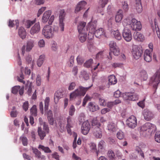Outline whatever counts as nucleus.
I'll return each instance as SVG.
<instances>
[{"instance_id": "nucleus-56", "label": "nucleus", "mask_w": 160, "mask_h": 160, "mask_svg": "<svg viewBox=\"0 0 160 160\" xmlns=\"http://www.w3.org/2000/svg\"><path fill=\"white\" fill-rule=\"evenodd\" d=\"M43 128L47 133H48L49 132V130L48 123L45 122H43Z\"/></svg>"}, {"instance_id": "nucleus-54", "label": "nucleus", "mask_w": 160, "mask_h": 160, "mask_svg": "<svg viewBox=\"0 0 160 160\" xmlns=\"http://www.w3.org/2000/svg\"><path fill=\"white\" fill-rule=\"evenodd\" d=\"M110 50H111V49L115 48L116 47H118L116 44V43L113 41H111L110 42L109 44Z\"/></svg>"}, {"instance_id": "nucleus-35", "label": "nucleus", "mask_w": 160, "mask_h": 160, "mask_svg": "<svg viewBox=\"0 0 160 160\" xmlns=\"http://www.w3.org/2000/svg\"><path fill=\"white\" fill-rule=\"evenodd\" d=\"M30 113L32 116L36 117L37 116V110L36 105H33L30 109Z\"/></svg>"}, {"instance_id": "nucleus-31", "label": "nucleus", "mask_w": 160, "mask_h": 160, "mask_svg": "<svg viewBox=\"0 0 160 160\" xmlns=\"http://www.w3.org/2000/svg\"><path fill=\"white\" fill-rule=\"evenodd\" d=\"M45 56L42 55L39 56L38 59L37 61V65L39 67H40L43 64L45 60Z\"/></svg>"}, {"instance_id": "nucleus-4", "label": "nucleus", "mask_w": 160, "mask_h": 160, "mask_svg": "<svg viewBox=\"0 0 160 160\" xmlns=\"http://www.w3.org/2000/svg\"><path fill=\"white\" fill-rule=\"evenodd\" d=\"M156 130V126L150 122H147L141 127V132H146L147 135H151Z\"/></svg>"}, {"instance_id": "nucleus-11", "label": "nucleus", "mask_w": 160, "mask_h": 160, "mask_svg": "<svg viewBox=\"0 0 160 160\" xmlns=\"http://www.w3.org/2000/svg\"><path fill=\"white\" fill-rule=\"evenodd\" d=\"M86 23L84 22H80L78 25V30L79 33L88 32L87 26L86 27Z\"/></svg>"}, {"instance_id": "nucleus-59", "label": "nucleus", "mask_w": 160, "mask_h": 160, "mask_svg": "<svg viewBox=\"0 0 160 160\" xmlns=\"http://www.w3.org/2000/svg\"><path fill=\"white\" fill-rule=\"evenodd\" d=\"M90 128L89 123L88 121H87L83 122L82 124L81 128Z\"/></svg>"}, {"instance_id": "nucleus-25", "label": "nucleus", "mask_w": 160, "mask_h": 160, "mask_svg": "<svg viewBox=\"0 0 160 160\" xmlns=\"http://www.w3.org/2000/svg\"><path fill=\"white\" fill-rule=\"evenodd\" d=\"M104 34L105 32L102 28H100L97 30L94 33L95 36L98 38H100L101 35H103Z\"/></svg>"}, {"instance_id": "nucleus-28", "label": "nucleus", "mask_w": 160, "mask_h": 160, "mask_svg": "<svg viewBox=\"0 0 160 160\" xmlns=\"http://www.w3.org/2000/svg\"><path fill=\"white\" fill-rule=\"evenodd\" d=\"M87 32H82L79 33V38L80 41L82 42H84L87 38Z\"/></svg>"}, {"instance_id": "nucleus-30", "label": "nucleus", "mask_w": 160, "mask_h": 160, "mask_svg": "<svg viewBox=\"0 0 160 160\" xmlns=\"http://www.w3.org/2000/svg\"><path fill=\"white\" fill-rule=\"evenodd\" d=\"M38 135L40 136V138L41 140L43 139L44 137H45L46 135V133H47L45 131V132L43 131L41 127H38Z\"/></svg>"}, {"instance_id": "nucleus-53", "label": "nucleus", "mask_w": 160, "mask_h": 160, "mask_svg": "<svg viewBox=\"0 0 160 160\" xmlns=\"http://www.w3.org/2000/svg\"><path fill=\"white\" fill-rule=\"evenodd\" d=\"M20 139L22 141V144L24 146H27L28 144V141L27 138L24 136H21L20 137Z\"/></svg>"}, {"instance_id": "nucleus-27", "label": "nucleus", "mask_w": 160, "mask_h": 160, "mask_svg": "<svg viewBox=\"0 0 160 160\" xmlns=\"http://www.w3.org/2000/svg\"><path fill=\"white\" fill-rule=\"evenodd\" d=\"M140 76L142 80L145 81L148 78V75L145 71L142 70L140 72Z\"/></svg>"}, {"instance_id": "nucleus-63", "label": "nucleus", "mask_w": 160, "mask_h": 160, "mask_svg": "<svg viewBox=\"0 0 160 160\" xmlns=\"http://www.w3.org/2000/svg\"><path fill=\"white\" fill-rule=\"evenodd\" d=\"M48 119L49 124L51 125H53L54 123V120L53 118L51 116H48Z\"/></svg>"}, {"instance_id": "nucleus-6", "label": "nucleus", "mask_w": 160, "mask_h": 160, "mask_svg": "<svg viewBox=\"0 0 160 160\" xmlns=\"http://www.w3.org/2000/svg\"><path fill=\"white\" fill-rule=\"evenodd\" d=\"M132 52L134 58L136 59L139 58L143 52L142 48L140 46H133Z\"/></svg>"}, {"instance_id": "nucleus-29", "label": "nucleus", "mask_w": 160, "mask_h": 160, "mask_svg": "<svg viewBox=\"0 0 160 160\" xmlns=\"http://www.w3.org/2000/svg\"><path fill=\"white\" fill-rule=\"evenodd\" d=\"M112 33L113 34L114 38L118 40H120L122 38L121 34L118 30L112 31Z\"/></svg>"}, {"instance_id": "nucleus-12", "label": "nucleus", "mask_w": 160, "mask_h": 160, "mask_svg": "<svg viewBox=\"0 0 160 160\" xmlns=\"http://www.w3.org/2000/svg\"><path fill=\"white\" fill-rule=\"evenodd\" d=\"M40 30V27L39 22L36 23L31 29L30 31V33L33 35L39 32Z\"/></svg>"}, {"instance_id": "nucleus-44", "label": "nucleus", "mask_w": 160, "mask_h": 160, "mask_svg": "<svg viewBox=\"0 0 160 160\" xmlns=\"http://www.w3.org/2000/svg\"><path fill=\"white\" fill-rule=\"evenodd\" d=\"M50 101V99L49 97H47L45 99L44 101L45 103V106H44V109L45 111L47 110H48L49 105V103Z\"/></svg>"}, {"instance_id": "nucleus-57", "label": "nucleus", "mask_w": 160, "mask_h": 160, "mask_svg": "<svg viewBox=\"0 0 160 160\" xmlns=\"http://www.w3.org/2000/svg\"><path fill=\"white\" fill-rule=\"evenodd\" d=\"M99 103L101 106H105L106 105V102L102 98H99Z\"/></svg>"}, {"instance_id": "nucleus-32", "label": "nucleus", "mask_w": 160, "mask_h": 160, "mask_svg": "<svg viewBox=\"0 0 160 160\" xmlns=\"http://www.w3.org/2000/svg\"><path fill=\"white\" fill-rule=\"evenodd\" d=\"M90 150L92 152H95L98 156L99 154L98 151H97L96 149V144L94 143H91L90 144Z\"/></svg>"}, {"instance_id": "nucleus-20", "label": "nucleus", "mask_w": 160, "mask_h": 160, "mask_svg": "<svg viewBox=\"0 0 160 160\" xmlns=\"http://www.w3.org/2000/svg\"><path fill=\"white\" fill-rule=\"evenodd\" d=\"M88 107L90 111L92 112L95 111L99 109L98 105L92 102H90L89 103Z\"/></svg>"}, {"instance_id": "nucleus-3", "label": "nucleus", "mask_w": 160, "mask_h": 160, "mask_svg": "<svg viewBox=\"0 0 160 160\" xmlns=\"http://www.w3.org/2000/svg\"><path fill=\"white\" fill-rule=\"evenodd\" d=\"M92 86L87 88H84L82 86H79L78 88L70 94V99L79 96H84L86 94V91L91 87Z\"/></svg>"}, {"instance_id": "nucleus-16", "label": "nucleus", "mask_w": 160, "mask_h": 160, "mask_svg": "<svg viewBox=\"0 0 160 160\" xmlns=\"http://www.w3.org/2000/svg\"><path fill=\"white\" fill-rule=\"evenodd\" d=\"M110 51L109 52V55L108 56V58L109 60H111L112 58V53L115 56H118L120 54V50L118 47L111 49Z\"/></svg>"}, {"instance_id": "nucleus-50", "label": "nucleus", "mask_w": 160, "mask_h": 160, "mask_svg": "<svg viewBox=\"0 0 160 160\" xmlns=\"http://www.w3.org/2000/svg\"><path fill=\"white\" fill-rule=\"evenodd\" d=\"M108 156L111 160H113L114 159L115 155L113 152L112 151H108Z\"/></svg>"}, {"instance_id": "nucleus-47", "label": "nucleus", "mask_w": 160, "mask_h": 160, "mask_svg": "<svg viewBox=\"0 0 160 160\" xmlns=\"http://www.w3.org/2000/svg\"><path fill=\"white\" fill-rule=\"evenodd\" d=\"M108 1V0H100L99 3L100 6L101 8H103L107 4Z\"/></svg>"}, {"instance_id": "nucleus-49", "label": "nucleus", "mask_w": 160, "mask_h": 160, "mask_svg": "<svg viewBox=\"0 0 160 160\" xmlns=\"http://www.w3.org/2000/svg\"><path fill=\"white\" fill-rule=\"evenodd\" d=\"M75 109L73 105H72L69 108V114L70 116H72L74 115V112H75Z\"/></svg>"}, {"instance_id": "nucleus-40", "label": "nucleus", "mask_w": 160, "mask_h": 160, "mask_svg": "<svg viewBox=\"0 0 160 160\" xmlns=\"http://www.w3.org/2000/svg\"><path fill=\"white\" fill-rule=\"evenodd\" d=\"M92 62L93 59H90L85 62L84 64V66L87 68H91Z\"/></svg>"}, {"instance_id": "nucleus-17", "label": "nucleus", "mask_w": 160, "mask_h": 160, "mask_svg": "<svg viewBox=\"0 0 160 160\" xmlns=\"http://www.w3.org/2000/svg\"><path fill=\"white\" fill-rule=\"evenodd\" d=\"M36 42L32 39H30L27 42L26 50L28 52H30L35 44Z\"/></svg>"}, {"instance_id": "nucleus-48", "label": "nucleus", "mask_w": 160, "mask_h": 160, "mask_svg": "<svg viewBox=\"0 0 160 160\" xmlns=\"http://www.w3.org/2000/svg\"><path fill=\"white\" fill-rule=\"evenodd\" d=\"M67 123L66 127H72V118L70 116H68L67 118Z\"/></svg>"}, {"instance_id": "nucleus-13", "label": "nucleus", "mask_w": 160, "mask_h": 160, "mask_svg": "<svg viewBox=\"0 0 160 160\" xmlns=\"http://www.w3.org/2000/svg\"><path fill=\"white\" fill-rule=\"evenodd\" d=\"M87 4L86 2L85 1H82L79 2L76 6L75 10V12L77 13L80 11L84 8L85 6Z\"/></svg>"}, {"instance_id": "nucleus-52", "label": "nucleus", "mask_w": 160, "mask_h": 160, "mask_svg": "<svg viewBox=\"0 0 160 160\" xmlns=\"http://www.w3.org/2000/svg\"><path fill=\"white\" fill-rule=\"evenodd\" d=\"M130 92H127L123 93L122 94V97L123 99L125 100H129V97Z\"/></svg>"}, {"instance_id": "nucleus-7", "label": "nucleus", "mask_w": 160, "mask_h": 160, "mask_svg": "<svg viewBox=\"0 0 160 160\" xmlns=\"http://www.w3.org/2000/svg\"><path fill=\"white\" fill-rule=\"evenodd\" d=\"M127 125L130 128H134L137 125V120L134 116H130L126 121Z\"/></svg>"}, {"instance_id": "nucleus-45", "label": "nucleus", "mask_w": 160, "mask_h": 160, "mask_svg": "<svg viewBox=\"0 0 160 160\" xmlns=\"http://www.w3.org/2000/svg\"><path fill=\"white\" fill-rule=\"evenodd\" d=\"M90 129V128H81L82 132L85 135L87 134Z\"/></svg>"}, {"instance_id": "nucleus-36", "label": "nucleus", "mask_w": 160, "mask_h": 160, "mask_svg": "<svg viewBox=\"0 0 160 160\" xmlns=\"http://www.w3.org/2000/svg\"><path fill=\"white\" fill-rule=\"evenodd\" d=\"M129 100L136 101L138 99V95L135 92H130Z\"/></svg>"}, {"instance_id": "nucleus-39", "label": "nucleus", "mask_w": 160, "mask_h": 160, "mask_svg": "<svg viewBox=\"0 0 160 160\" xmlns=\"http://www.w3.org/2000/svg\"><path fill=\"white\" fill-rule=\"evenodd\" d=\"M65 16V12L64 9L61 10L60 11L59 18V22H63Z\"/></svg>"}, {"instance_id": "nucleus-37", "label": "nucleus", "mask_w": 160, "mask_h": 160, "mask_svg": "<svg viewBox=\"0 0 160 160\" xmlns=\"http://www.w3.org/2000/svg\"><path fill=\"white\" fill-rule=\"evenodd\" d=\"M105 142L102 140L98 144V153L100 152V151L103 149L105 147Z\"/></svg>"}, {"instance_id": "nucleus-1", "label": "nucleus", "mask_w": 160, "mask_h": 160, "mask_svg": "<svg viewBox=\"0 0 160 160\" xmlns=\"http://www.w3.org/2000/svg\"><path fill=\"white\" fill-rule=\"evenodd\" d=\"M58 27L56 26L53 27L49 25H46L43 28L42 33L46 38H50L53 37L54 32H58Z\"/></svg>"}, {"instance_id": "nucleus-34", "label": "nucleus", "mask_w": 160, "mask_h": 160, "mask_svg": "<svg viewBox=\"0 0 160 160\" xmlns=\"http://www.w3.org/2000/svg\"><path fill=\"white\" fill-rule=\"evenodd\" d=\"M33 153L35 154L36 156L38 158H45V157L44 156H41V153L37 149H32Z\"/></svg>"}, {"instance_id": "nucleus-41", "label": "nucleus", "mask_w": 160, "mask_h": 160, "mask_svg": "<svg viewBox=\"0 0 160 160\" xmlns=\"http://www.w3.org/2000/svg\"><path fill=\"white\" fill-rule=\"evenodd\" d=\"M122 7L125 12L127 11L129 9V7L127 2L125 1H123L122 2Z\"/></svg>"}, {"instance_id": "nucleus-55", "label": "nucleus", "mask_w": 160, "mask_h": 160, "mask_svg": "<svg viewBox=\"0 0 160 160\" xmlns=\"http://www.w3.org/2000/svg\"><path fill=\"white\" fill-rule=\"evenodd\" d=\"M117 137L119 139H122L124 137V135L122 132L119 131L117 133Z\"/></svg>"}, {"instance_id": "nucleus-43", "label": "nucleus", "mask_w": 160, "mask_h": 160, "mask_svg": "<svg viewBox=\"0 0 160 160\" xmlns=\"http://www.w3.org/2000/svg\"><path fill=\"white\" fill-rule=\"evenodd\" d=\"M73 136L74 138V140L73 143V148H75L77 146L76 141L77 137V133L73 132Z\"/></svg>"}, {"instance_id": "nucleus-21", "label": "nucleus", "mask_w": 160, "mask_h": 160, "mask_svg": "<svg viewBox=\"0 0 160 160\" xmlns=\"http://www.w3.org/2000/svg\"><path fill=\"white\" fill-rule=\"evenodd\" d=\"M51 14V11L48 10L45 12L43 14L42 17V22H46L49 19V18Z\"/></svg>"}, {"instance_id": "nucleus-23", "label": "nucleus", "mask_w": 160, "mask_h": 160, "mask_svg": "<svg viewBox=\"0 0 160 160\" xmlns=\"http://www.w3.org/2000/svg\"><path fill=\"white\" fill-rule=\"evenodd\" d=\"M64 92L62 90L57 91L54 94V100H55L57 98V101H58L59 98L63 97L64 95Z\"/></svg>"}, {"instance_id": "nucleus-42", "label": "nucleus", "mask_w": 160, "mask_h": 160, "mask_svg": "<svg viewBox=\"0 0 160 160\" xmlns=\"http://www.w3.org/2000/svg\"><path fill=\"white\" fill-rule=\"evenodd\" d=\"M92 124L93 126V129L95 127H99L100 126V124L99 122L97 120L96 118H94L92 121Z\"/></svg>"}, {"instance_id": "nucleus-62", "label": "nucleus", "mask_w": 160, "mask_h": 160, "mask_svg": "<svg viewBox=\"0 0 160 160\" xmlns=\"http://www.w3.org/2000/svg\"><path fill=\"white\" fill-rule=\"evenodd\" d=\"M145 99H144L143 100H142L139 102L138 103V105L140 107H141L142 108H143L145 107L144 101Z\"/></svg>"}, {"instance_id": "nucleus-51", "label": "nucleus", "mask_w": 160, "mask_h": 160, "mask_svg": "<svg viewBox=\"0 0 160 160\" xmlns=\"http://www.w3.org/2000/svg\"><path fill=\"white\" fill-rule=\"evenodd\" d=\"M154 139L156 142H160V132H156L155 135Z\"/></svg>"}, {"instance_id": "nucleus-24", "label": "nucleus", "mask_w": 160, "mask_h": 160, "mask_svg": "<svg viewBox=\"0 0 160 160\" xmlns=\"http://www.w3.org/2000/svg\"><path fill=\"white\" fill-rule=\"evenodd\" d=\"M117 82V79L113 75H111L108 77V83L109 85H114Z\"/></svg>"}, {"instance_id": "nucleus-58", "label": "nucleus", "mask_w": 160, "mask_h": 160, "mask_svg": "<svg viewBox=\"0 0 160 160\" xmlns=\"http://www.w3.org/2000/svg\"><path fill=\"white\" fill-rule=\"evenodd\" d=\"M77 62L78 64L81 65L83 62V60L82 57L78 56L77 58Z\"/></svg>"}, {"instance_id": "nucleus-2", "label": "nucleus", "mask_w": 160, "mask_h": 160, "mask_svg": "<svg viewBox=\"0 0 160 160\" xmlns=\"http://www.w3.org/2000/svg\"><path fill=\"white\" fill-rule=\"evenodd\" d=\"M123 22L129 25L130 27L133 30L139 31L141 29L142 26L140 22L138 21L134 18H132L131 20L127 18L124 20Z\"/></svg>"}, {"instance_id": "nucleus-8", "label": "nucleus", "mask_w": 160, "mask_h": 160, "mask_svg": "<svg viewBox=\"0 0 160 160\" xmlns=\"http://www.w3.org/2000/svg\"><path fill=\"white\" fill-rule=\"evenodd\" d=\"M96 27V23L95 22H89L87 25L88 31L89 28V31L88 33V35H90L92 37L90 38V39L92 38V37H93L94 33L95 32Z\"/></svg>"}, {"instance_id": "nucleus-14", "label": "nucleus", "mask_w": 160, "mask_h": 160, "mask_svg": "<svg viewBox=\"0 0 160 160\" xmlns=\"http://www.w3.org/2000/svg\"><path fill=\"white\" fill-rule=\"evenodd\" d=\"M94 135L97 138H101L102 136V132L99 127H95L92 130Z\"/></svg>"}, {"instance_id": "nucleus-33", "label": "nucleus", "mask_w": 160, "mask_h": 160, "mask_svg": "<svg viewBox=\"0 0 160 160\" xmlns=\"http://www.w3.org/2000/svg\"><path fill=\"white\" fill-rule=\"evenodd\" d=\"M38 148L39 150H42V151H44L46 153H50L51 152V151L48 147H45L41 145H39Z\"/></svg>"}, {"instance_id": "nucleus-22", "label": "nucleus", "mask_w": 160, "mask_h": 160, "mask_svg": "<svg viewBox=\"0 0 160 160\" xmlns=\"http://www.w3.org/2000/svg\"><path fill=\"white\" fill-rule=\"evenodd\" d=\"M18 35L22 39H24L26 35V32L23 27H20L18 31Z\"/></svg>"}, {"instance_id": "nucleus-10", "label": "nucleus", "mask_w": 160, "mask_h": 160, "mask_svg": "<svg viewBox=\"0 0 160 160\" xmlns=\"http://www.w3.org/2000/svg\"><path fill=\"white\" fill-rule=\"evenodd\" d=\"M122 35L124 39L127 42L130 41L132 38L131 32L128 29H124L122 32Z\"/></svg>"}, {"instance_id": "nucleus-26", "label": "nucleus", "mask_w": 160, "mask_h": 160, "mask_svg": "<svg viewBox=\"0 0 160 160\" xmlns=\"http://www.w3.org/2000/svg\"><path fill=\"white\" fill-rule=\"evenodd\" d=\"M123 17L122 11L121 10L117 12L116 16L115 19L116 22H119L122 19Z\"/></svg>"}, {"instance_id": "nucleus-61", "label": "nucleus", "mask_w": 160, "mask_h": 160, "mask_svg": "<svg viewBox=\"0 0 160 160\" xmlns=\"http://www.w3.org/2000/svg\"><path fill=\"white\" fill-rule=\"evenodd\" d=\"M136 151L143 158H144V153L140 148L139 147L137 148L136 149Z\"/></svg>"}, {"instance_id": "nucleus-38", "label": "nucleus", "mask_w": 160, "mask_h": 160, "mask_svg": "<svg viewBox=\"0 0 160 160\" xmlns=\"http://www.w3.org/2000/svg\"><path fill=\"white\" fill-rule=\"evenodd\" d=\"M108 129L109 130L114 132L116 129V125L114 123L111 122L108 125Z\"/></svg>"}, {"instance_id": "nucleus-64", "label": "nucleus", "mask_w": 160, "mask_h": 160, "mask_svg": "<svg viewBox=\"0 0 160 160\" xmlns=\"http://www.w3.org/2000/svg\"><path fill=\"white\" fill-rule=\"evenodd\" d=\"M22 107L24 110L25 111H26L28 110V101H26L24 102Z\"/></svg>"}, {"instance_id": "nucleus-5", "label": "nucleus", "mask_w": 160, "mask_h": 160, "mask_svg": "<svg viewBox=\"0 0 160 160\" xmlns=\"http://www.w3.org/2000/svg\"><path fill=\"white\" fill-rule=\"evenodd\" d=\"M160 82V68L150 78L149 84L155 88H157V86Z\"/></svg>"}, {"instance_id": "nucleus-60", "label": "nucleus", "mask_w": 160, "mask_h": 160, "mask_svg": "<svg viewBox=\"0 0 160 160\" xmlns=\"http://www.w3.org/2000/svg\"><path fill=\"white\" fill-rule=\"evenodd\" d=\"M34 23L33 21H27L26 24V28H29Z\"/></svg>"}, {"instance_id": "nucleus-18", "label": "nucleus", "mask_w": 160, "mask_h": 160, "mask_svg": "<svg viewBox=\"0 0 160 160\" xmlns=\"http://www.w3.org/2000/svg\"><path fill=\"white\" fill-rule=\"evenodd\" d=\"M133 37L135 40L141 42L142 41L144 38V37L142 34L136 31L134 32Z\"/></svg>"}, {"instance_id": "nucleus-19", "label": "nucleus", "mask_w": 160, "mask_h": 160, "mask_svg": "<svg viewBox=\"0 0 160 160\" xmlns=\"http://www.w3.org/2000/svg\"><path fill=\"white\" fill-rule=\"evenodd\" d=\"M140 1L141 0H136V3L135 5V9L136 12L138 13L141 12L142 10Z\"/></svg>"}, {"instance_id": "nucleus-46", "label": "nucleus", "mask_w": 160, "mask_h": 160, "mask_svg": "<svg viewBox=\"0 0 160 160\" xmlns=\"http://www.w3.org/2000/svg\"><path fill=\"white\" fill-rule=\"evenodd\" d=\"M20 87L19 86H16L12 88V93L16 94L17 93Z\"/></svg>"}, {"instance_id": "nucleus-9", "label": "nucleus", "mask_w": 160, "mask_h": 160, "mask_svg": "<svg viewBox=\"0 0 160 160\" xmlns=\"http://www.w3.org/2000/svg\"><path fill=\"white\" fill-rule=\"evenodd\" d=\"M142 113L144 119L146 121H150L154 118V114L151 111L148 109H144Z\"/></svg>"}, {"instance_id": "nucleus-15", "label": "nucleus", "mask_w": 160, "mask_h": 160, "mask_svg": "<svg viewBox=\"0 0 160 160\" xmlns=\"http://www.w3.org/2000/svg\"><path fill=\"white\" fill-rule=\"evenodd\" d=\"M144 60L147 62H150L152 61V54L150 50H145L144 53Z\"/></svg>"}]
</instances>
